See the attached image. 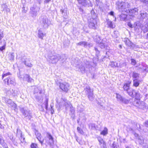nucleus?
Listing matches in <instances>:
<instances>
[{"instance_id":"nucleus-1","label":"nucleus","mask_w":148,"mask_h":148,"mask_svg":"<svg viewBox=\"0 0 148 148\" xmlns=\"http://www.w3.org/2000/svg\"><path fill=\"white\" fill-rule=\"evenodd\" d=\"M11 75L10 72L6 73H3L2 75V79H3V82L5 84L8 85L10 84L15 85L16 84L14 79L11 76Z\"/></svg>"},{"instance_id":"nucleus-2","label":"nucleus","mask_w":148,"mask_h":148,"mask_svg":"<svg viewBox=\"0 0 148 148\" xmlns=\"http://www.w3.org/2000/svg\"><path fill=\"white\" fill-rule=\"evenodd\" d=\"M83 92L87 96L90 101H92L94 99L95 96L93 93V90L90 86H88L84 88Z\"/></svg>"},{"instance_id":"nucleus-3","label":"nucleus","mask_w":148,"mask_h":148,"mask_svg":"<svg viewBox=\"0 0 148 148\" xmlns=\"http://www.w3.org/2000/svg\"><path fill=\"white\" fill-rule=\"evenodd\" d=\"M48 57L51 63L56 64L61 58V56L58 54L54 53L49 55Z\"/></svg>"},{"instance_id":"nucleus-4","label":"nucleus","mask_w":148,"mask_h":148,"mask_svg":"<svg viewBox=\"0 0 148 148\" xmlns=\"http://www.w3.org/2000/svg\"><path fill=\"white\" fill-rule=\"evenodd\" d=\"M58 105L60 108H61L63 106H64L66 110H67L68 108H70L72 106L70 102L67 101L65 99H61L60 102L59 103Z\"/></svg>"},{"instance_id":"nucleus-5","label":"nucleus","mask_w":148,"mask_h":148,"mask_svg":"<svg viewBox=\"0 0 148 148\" xmlns=\"http://www.w3.org/2000/svg\"><path fill=\"white\" fill-rule=\"evenodd\" d=\"M40 23L45 28H47L51 24V22L45 16H42L41 17Z\"/></svg>"},{"instance_id":"nucleus-6","label":"nucleus","mask_w":148,"mask_h":148,"mask_svg":"<svg viewBox=\"0 0 148 148\" xmlns=\"http://www.w3.org/2000/svg\"><path fill=\"white\" fill-rule=\"evenodd\" d=\"M29 14L33 18H35L37 16L39 12L40 8L38 7H33L30 8Z\"/></svg>"},{"instance_id":"nucleus-7","label":"nucleus","mask_w":148,"mask_h":148,"mask_svg":"<svg viewBox=\"0 0 148 148\" xmlns=\"http://www.w3.org/2000/svg\"><path fill=\"white\" fill-rule=\"evenodd\" d=\"M134 104L139 109L144 110H145L147 108L145 103L143 101L140 102V100H135L134 101Z\"/></svg>"},{"instance_id":"nucleus-8","label":"nucleus","mask_w":148,"mask_h":148,"mask_svg":"<svg viewBox=\"0 0 148 148\" xmlns=\"http://www.w3.org/2000/svg\"><path fill=\"white\" fill-rule=\"evenodd\" d=\"M38 90L37 88H35L34 89V93H37V95H35V98L36 101H38L41 102L43 100V94H42V90H38L39 91L37 92V90Z\"/></svg>"},{"instance_id":"nucleus-9","label":"nucleus","mask_w":148,"mask_h":148,"mask_svg":"<svg viewBox=\"0 0 148 148\" xmlns=\"http://www.w3.org/2000/svg\"><path fill=\"white\" fill-rule=\"evenodd\" d=\"M127 3L125 2H122L118 3L117 9L120 12L123 11L127 6Z\"/></svg>"},{"instance_id":"nucleus-10","label":"nucleus","mask_w":148,"mask_h":148,"mask_svg":"<svg viewBox=\"0 0 148 148\" xmlns=\"http://www.w3.org/2000/svg\"><path fill=\"white\" fill-rule=\"evenodd\" d=\"M89 27L92 29H95V26L97 22L95 19H88Z\"/></svg>"},{"instance_id":"nucleus-11","label":"nucleus","mask_w":148,"mask_h":148,"mask_svg":"<svg viewBox=\"0 0 148 148\" xmlns=\"http://www.w3.org/2000/svg\"><path fill=\"white\" fill-rule=\"evenodd\" d=\"M60 87L62 90L67 92L69 90V84L67 83H60Z\"/></svg>"},{"instance_id":"nucleus-12","label":"nucleus","mask_w":148,"mask_h":148,"mask_svg":"<svg viewBox=\"0 0 148 148\" xmlns=\"http://www.w3.org/2000/svg\"><path fill=\"white\" fill-rule=\"evenodd\" d=\"M79 4H81L82 6L88 7L90 6L91 2L90 0L87 1L86 0H77Z\"/></svg>"},{"instance_id":"nucleus-13","label":"nucleus","mask_w":148,"mask_h":148,"mask_svg":"<svg viewBox=\"0 0 148 148\" xmlns=\"http://www.w3.org/2000/svg\"><path fill=\"white\" fill-rule=\"evenodd\" d=\"M22 61L25 65L31 68L33 66V65L30 62V58H26L24 60H22Z\"/></svg>"},{"instance_id":"nucleus-14","label":"nucleus","mask_w":148,"mask_h":148,"mask_svg":"<svg viewBox=\"0 0 148 148\" xmlns=\"http://www.w3.org/2000/svg\"><path fill=\"white\" fill-rule=\"evenodd\" d=\"M138 10L137 8H134L129 9L127 12H128L130 15H133L136 14L138 13Z\"/></svg>"},{"instance_id":"nucleus-15","label":"nucleus","mask_w":148,"mask_h":148,"mask_svg":"<svg viewBox=\"0 0 148 148\" xmlns=\"http://www.w3.org/2000/svg\"><path fill=\"white\" fill-rule=\"evenodd\" d=\"M20 110L23 114L25 116H28V115L30 114L29 112V111L25 108H21Z\"/></svg>"},{"instance_id":"nucleus-16","label":"nucleus","mask_w":148,"mask_h":148,"mask_svg":"<svg viewBox=\"0 0 148 148\" xmlns=\"http://www.w3.org/2000/svg\"><path fill=\"white\" fill-rule=\"evenodd\" d=\"M98 140L99 143V145L100 146L101 148H106V146L105 142L103 139L101 138H99Z\"/></svg>"},{"instance_id":"nucleus-17","label":"nucleus","mask_w":148,"mask_h":148,"mask_svg":"<svg viewBox=\"0 0 148 148\" xmlns=\"http://www.w3.org/2000/svg\"><path fill=\"white\" fill-rule=\"evenodd\" d=\"M22 76H21V78H23ZM23 78L24 80L27 81L28 82H31L32 79L30 77L29 75L27 74H24L23 75Z\"/></svg>"},{"instance_id":"nucleus-18","label":"nucleus","mask_w":148,"mask_h":148,"mask_svg":"<svg viewBox=\"0 0 148 148\" xmlns=\"http://www.w3.org/2000/svg\"><path fill=\"white\" fill-rule=\"evenodd\" d=\"M136 92V91L134 89L131 88V89L129 90V91L127 93L130 96L134 98L135 97V94Z\"/></svg>"},{"instance_id":"nucleus-19","label":"nucleus","mask_w":148,"mask_h":148,"mask_svg":"<svg viewBox=\"0 0 148 148\" xmlns=\"http://www.w3.org/2000/svg\"><path fill=\"white\" fill-rule=\"evenodd\" d=\"M130 83L129 82L125 83L123 86V88L124 90L127 91V93L131 89L130 88Z\"/></svg>"},{"instance_id":"nucleus-20","label":"nucleus","mask_w":148,"mask_h":148,"mask_svg":"<svg viewBox=\"0 0 148 148\" xmlns=\"http://www.w3.org/2000/svg\"><path fill=\"white\" fill-rule=\"evenodd\" d=\"M70 108V113L69 114L71 115L72 119H74L75 117L74 113L75 112L74 108L72 106Z\"/></svg>"},{"instance_id":"nucleus-21","label":"nucleus","mask_w":148,"mask_h":148,"mask_svg":"<svg viewBox=\"0 0 148 148\" xmlns=\"http://www.w3.org/2000/svg\"><path fill=\"white\" fill-rule=\"evenodd\" d=\"M142 29L144 33L148 31V23L142 27ZM147 37L148 38V33L147 34Z\"/></svg>"},{"instance_id":"nucleus-22","label":"nucleus","mask_w":148,"mask_h":148,"mask_svg":"<svg viewBox=\"0 0 148 148\" xmlns=\"http://www.w3.org/2000/svg\"><path fill=\"white\" fill-rule=\"evenodd\" d=\"M72 60H74L73 61V62H72L73 65H74V64H75V65L77 66L80 65L79 64L80 62V61L79 59L78 58H75L73 59Z\"/></svg>"},{"instance_id":"nucleus-23","label":"nucleus","mask_w":148,"mask_h":148,"mask_svg":"<svg viewBox=\"0 0 148 148\" xmlns=\"http://www.w3.org/2000/svg\"><path fill=\"white\" fill-rule=\"evenodd\" d=\"M9 60L11 61H14V53L13 52L10 53L8 55Z\"/></svg>"},{"instance_id":"nucleus-24","label":"nucleus","mask_w":148,"mask_h":148,"mask_svg":"<svg viewBox=\"0 0 148 148\" xmlns=\"http://www.w3.org/2000/svg\"><path fill=\"white\" fill-rule=\"evenodd\" d=\"M60 11L62 12L63 18L65 19H67V18L68 16L66 12V9H64L63 10L61 9Z\"/></svg>"},{"instance_id":"nucleus-25","label":"nucleus","mask_w":148,"mask_h":148,"mask_svg":"<svg viewBox=\"0 0 148 148\" xmlns=\"http://www.w3.org/2000/svg\"><path fill=\"white\" fill-rule=\"evenodd\" d=\"M133 85L136 87L138 86L140 83V81L138 79H133Z\"/></svg>"},{"instance_id":"nucleus-26","label":"nucleus","mask_w":148,"mask_h":148,"mask_svg":"<svg viewBox=\"0 0 148 148\" xmlns=\"http://www.w3.org/2000/svg\"><path fill=\"white\" fill-rule=\"evenodd\" d=\"M47 136L49 140V143H51L53 142V138L50 133H47Z\"/></svg>"},{"instance_id":"nucleus-27","label":"nucleus","mask_w":148,"mask_h":148,"mask_svg":"<svg viewBox=\"0 0 148 148\" xmlns=\"http://www.w3.org/2000/svg\"><path fill=\"white\" fill-rule=\"evenodd\" d=\"M77 45L83 46L84 47H86L87 45L90 46V44L88 45L87 42L85 41H82L79 42L77 44Z\"/></svg>"},{"instance_id":"nucleus-28","label":"nucleus","mask_w":148,"mask_h":148,"mask_svg":"<svg viewBox=\"0 0 148 148\" xmlns=\"http://www.w3.org/2000/svg\"><path fill=\"white\" fill-rule=\"evenodd\" d=\"M127 15L125 14H121L120 16L121 20L126 21L127 20Z\"/></svg>"},{"instance_id":"nucleus-29","label":"nucleus","mask_w":148,"mask_h":148,"mask_svg":"<svg viewBox=\"0 0 148 148\" xmlns=\"http://www.w3.org/2000/svg\"><path fill=\"white\" fill-rule=\"evenodd\" d=\"M108 133V129L106 127L104 128L103 130L100 133V134L103 136H106Z\"/></svg>"},{"instance_id":"nucleus-30","label":"nucleus","mask_w":148,"mask_h":148,"mask_svg":"<svg viewBox=\"0 0 148 148\" xmlns=\"http://www.w3.org/2000/svg\"><path fill=\"white\" fill-rule=\"evenodd\" d=\"M139 74L138 73L136 72L135 71L132 72V77L133 79H138L139 77Z\"/></svg>"},{"instance_id":"nucleus-31","label":"nucleus","mask_w":148,"mask_h":148,"mask_svg":"<svg viewBox=\"0 0 148 148\" xmlns=\"http://www.w3.org/2000/svg\"><path fill=\"white\" fill-rule=\"evenodd\" d=\"M0 144L2 145L4 148H8V146L7 144L5 143L4 140H3V138L1 140H0Z\"/></svg>"},{"instance_id":"nucleus-32","label":"nucleus","mask_w":148,"mask_h":148,"mask_svg":"<svg viewBox=\"0 0 148 148\" xmlns=\"http://www.w3.org/2000/svg\"><path fill=\"white\" fill-rule=\"evenodd\" d=\"M106 22L109 27L112 28H113L114 27H113V24L111 21L109 19H107Z\"/></svg>"},{"instance_id":"nucleus-33","label":"nucleus","mask_w":148,"mask_h":148,"mask_svg":"<svg viewBox=\"0 0 148 148\" xmlns=\"http://www.w3.org/2000/svg\"><path fill=\"white\" fill-rule=\"evenodd\" d=\"M16 136L18 137H21L23 135H22V132L19 129H17V133H16Z\"/></svg>"},{"instance_id":"nucleus-34","label":"nucleus","mask_w":148,"mask_h":148,"mask_svg":"<svg viewBox=\"0 0 148 148\" xmlns=\"http://www.w3.org/2000/svg\"><path fill=\"white\" fill-rule=\"evenodd\" d=\"M91 18H90L88 19H95L97 17V15L95 12L94 10H92L91 12Z\"/></svg>"},{"instance_id":"nucleus-35","label":"nucleus","mask_w":148,"mask_h":148,"mask_svg":"<svg viewBox=\"0 0 148 148\" xmlns=\"http://www.w3.org/2000/svg\"><path fill=\"white\" fill-rule=\"evenodd\" d=\"M44 35L45 34L42 32V31L41 30H39L38 31V37L42 39L43 38Z\"/></svg>"},{"instance_id":"nucleus-36","label":"nucleus","mask_w":148,"mask_h":148,"mask_svg":"<svg viewBox=\"0 0 148 148\" xmlns=\"http://www.w3.org/2000/svg\"><path fill=\"white\" fill-rule=\"evenodd\" d=\"M135 97L136 99L135 100H139L140 99L141 97V95L140 94V93L138 92H136L135 93Z\"/></svg>"},{"instance_id":"nucleus-37","label":"nucleus","mask_w":148,"mask_h":148,"mask_svg":"<svg viewBox=\"0 0 148 148\" xmlns=\"http://www.w3.org/2000/svg\"><path fill=\"white\" fill-rule=\"evenodd\" d=\"M111 65L113 67H118V63L116 62L112 61L111 62Z\"/></svg>"},{"instance_id":"nucleus-38","label":"nucleus","mask_w":148,"mask_h":148,"mask_svg":"<svg viewBox=\"0 0 148 148\" xmlns=\"http://www.w3.org/2000/svg\"><path fill=\"white\" fill-rule=\"evenodd\" d=\"M48 99L46 98L45 101V103L43 104L42 105V106L43 105H44L45 106V109L47 110L48 109Z\"/></svg>"},{"instance_id":"nucleus-39","label":"nucleus","mask_w":148,"mask_h":148,"mask_svg":"<svg viewBox=\"0 0 148 148\" xmlns=\"http://www.w3.org/2000/svg\"><path fill=\"white\" fill-rule=\"evenodd\" d=\"M79 69L82 73L84 72L85 68L84 66L82 64H81L80 66H79Z\"/></svg>"},{"instance_id":"nucleus-40","label":"nucleus","mask_w":148,"mask_h":148,"mask_svg":"<svg viewBox=\"0 0 148 148\" xmlns=\"http://www.w3.org/2000/svg\"><path fill=\"white\" fill-rule=\"evenodd\" d=\"M121 101L125 104H128L129 102V100L123 97Z\"/></svg>"},{"instance_id":"nucleus-41","label":"nucleus","mask_w":148,"mask_h":148,"mask_svg":"<svg viewBox=\"0 0 148 148\" xmlns=\"http://www.w3.org/2000/svg\"><path fill=\"white\" fill-rule=\"evenodd\" d=\"M119 34L118 31H115L114 32V34L113 35V36L114 38H117L119 36Z\"/></svg>"},{"instance_id":"nucleus-42","label":"nucleus","mask_w":148,"mask_h":148,"mask_svg":"<svg viewBox=\"0 0 148 148\" xmlns=\"http://www.w3.org/2000/svg\"><path fill=\"white\" fill-rule=\"evenodd\" d=\"M60 60V61L61 63H63L65 61V60L66 59V56L65 55H63L61 56V58Z\"/></svg>"},{"instance_id":"nucleus-43","label":"nucleus","mask_w":148,"mask_h":148,"mask_svg":"<svg viewBox=\"0 0 148 148\" xmlns=\"http://www.w3.org/2000/svg\"><path fill=\"white\" fill-rule=\"evenodd\" d=\"M116 97L118 101H121L123 97H122L120 94L116 93Z\"/></svg>"},{"instance_id":"nucleus-44","label":"nucleus","mask_w":148,"mask_h":148,"mask_svg":"<svg viewBox=\"0 0 148 148\" xmlns=\"http://www.w3.org/2000/svg\"><path fill=\"white\" fill-rule=\"evenodd\" d=\"M139 142L140 144L143 145L144 143V140L142 137H140L138 139Z\"/></svg>"},{"instance_id":"nucleus-45","label":"nucleus","mask_w":148,"mask_h":148,"mask_svg":"<svg viewBox=\"0 0 148 148\" xmlns=\"http://www.w3.org/2000/svg\"><path fill=\"white\" fill-rule=\"evenodd\" d=\"M126 64L125 62H121L118 65V67L122 68L123 67L125 66Z\"/></svg>"},{"instance_id":"nucleus-46","label":"nucleus","mask_w":148,"mask_h":148,"mask_svg":"<svg viewBox=\"0 0 148 148\" xmlns=\"http://www.w3.org/2000/svg\"><path fill=\"white\" fill-rule=\"evenodd\" d=\"M38 140L42 144L43 141V139H42L41 138V136H38L36 137Z\"/></svg>"},{"instance_id":"nucleus-47","label":"nucleus","mask_w":148,"mask_h":148,"mask_svg":"<svg viewBox=\"0 0 148 148\" xmlns=\"http://www.w3.org/2000/svg\"><path fill=\"white\" fill-rule=\"evenodd\" d=\"M141 16L143 18H146L148 16V14L145 13H141Z\"/></svg>"},{"instance_id":"nucleus-48","label":"nucleus","mask_w":148,"mask_h":148,"mask_svg":"<svg viewBox=\"0 0 148 148\" xmlns=\"http://www.w3.org/2000/svg\"><path fill=\"white\" fill-rule=\"evenodd\" d=\"M78 132L80 134H84V132L83 130L79 127H78L77 128Z\"/></svg>"},{"instance_id":"nucleus-49","label":"nucleus","mask_w":148,"mask_h":148,"mask_svg":"<svg viewBox=\"0 0 148 148\" xmlns=\"http://www.w3.org/2000/svg\"><path fill=\"white\" fill-rule=\"evenodd\" d=\"M95 5L97 6H100L101 5V3L99 0H96Z\"/></svg>"},{"instance_id":"nucleus-50","label":"nucleus","mask_w":148,"mask_h":148,"mask_svg":"<svg viewBox=\"0 0 148 148\" xmlns=\"http://www.w3.org/2000/svg\"><path fill=\"white\" fill-rule=\"evenodd\" d=\"M131 64L134 66L136 64V60L135 59L133 58H132L131 59Z\"/></svg>"},{"instance_id":"nucleus-51","label":"nucleus","mask_w":148,"mask_h":148,"mask_svg":"<svg viewBox=\"0 0 148 148\" xmlns=\"http://www.w3.org/2000/svg\"><path fill=\"white\" fill-rule=\"evenodd\" d=\"M19 138L21 143H23L25 142V138L23 136L21 137H19Z\"/></svg>"},{"instance_id":"nucleus-52","label":"nucleus","mask_w":148,"mask_h":148,"mask_svg":"<svg viewBox=\"0 0 148 148\" xmlns=\"http://www.w3.org/2000/svg\"><path fill=\"white\" fill-rule=\"evenodd\" d=\"M31 148H37V145L36 144L34 143H32L30 145Z\"/></svg>"},{"instance_id":"nucleus-53","label":"nucleus","mask_w":148,"mask_h":148,"mask_svg":"<svg viewBox=\"0 0 148 148\" xmlns=\"http://www.w3.org/2000/svg\"><path fill=\"white\" fill-rule=\"evenodd\" d=\"M2 32L3 31L2 30L0 29V44L1 42V39L3 36V34Z\"/></svg>"},{"instance_id":"nucleus-54","label":"nucleus","mask_w":148,"mask_h":148,"mask_svg":"<svg viewBox=\"0 0 148 148\" xmlns=\"http://www.w3.org/2000/svg\"><path fill=\"white\" fill-rule=\"evenodd\" d=\"M12 108L14 110H15L16 109H17V106L16 105V104L13 103L12 104Z\"/></svg>"},{"instance_id":"nucleus-55","label":"nucleus","mask_w":148,"mask_h":148,"mask_svg":"<svg viewBox=\"0 0 148 148\" xmlns=\"http://www.w3.org/2000/svg\"><path fill=\"white\" fill-rule=\"evenodd\" d=\"M95 124L93 123H91L89 125V126L91 127V129H94L95 128Z\"/></svg>"},{"instance_id":"nucleus-56","label":"nucleus","mask_w":148,"mask_h":148,"mask_svg":"<svg viewBox=\"0 0 148 148\" xmlns=\"http://www.w3.org/2000/svg\"><path fill=\"white\" fill-rule=\"evenodd\" d=\"M99 47L101 49L104 48L105 45L104 43L101 42L99 44Z\"/></svg>"},{"instance_id":"nucleus-57","label":"nucleus","mask_w":148,"mask_h":148,"mask_svg":"<svg viewBox=\"0 0 148 148\" xmlns=\"http://www.w3.org/2000/svg\"><path fill=\"white\" fill-rule=\"evenodd\" d=\"M96 37L97 39V40H96L95 41L97 43H99L100 42V40L101 39L100 37L99 36H97Z\"/></svg>"},{"instance_id":"nucleus-58","label":"nucleus","mask_w":148,"mask_h":148,"mask_svg":"<svg viewBox=\"0 0 148 148\" xmlns=\"http://www.w3.org/2000/svg\"><path fill=\"white\" fill-rule=\"evenodd\" d=\"M35 134L36 137L38 136H40L41 134L38 133V131L36 130L35 132Z\"/></svg>"},{"instance_id":"nucleus-59","label":"nucleus","mask_w":148,"mask_h":148,"mask_svg":"<svg viewBox=\"0 0 148 148\" xmlns=\"http://www.w3.org/2000/svg\"><path fill=\"white\" fill-rule=\"evenodd\" d=\"M112 148H117V147H116V145L115 144V142H113L112 144L111 145Z\"/></svg>"},{"instance_id":"nucleus-60","label":"nucleus","mask_w":148,"mask_h":148,"mask_svg":"<svg viewBox=\"0 0 148 148\" xmlns=\"http://www.w3.org/2000/svg\"><path fill=\"white\" fill-rule=\"evenodd\" d=\"M95 50L96 51V54H99V51L96 47H95Z\"/></svg>"},{"instance_id":"nucleus-61","label":"nucleus","mask_w":148,"mask_h":148,"mask_svg":"<svg viewBox=\"0 0 148 148\" xmlns=\"http://www.w3.org/2000/svg\"><path fill=\"white\" fill-rule=\"evenodd\" d=\"M127 25L128 26L132 28L133 26V25L130 22H128L127 23Z\"/></svg>"},{"instance_id":"nucleus-62","label":"nucleus","mask_w":148,"mask_h":148,"mask_svg":"<svg viewBox=\"0 0 148 148\" xmlns=\"http://www.w3.org/2000/svg\"><path fill=\"white\" fill-rule=\"evenodd\" d=\"M27 11V10L25 9V7H23L22 8V12L23 13H26Z\"/></svg>"},{"instance_id":"nucleus-63","label":"nucleus","mask_w":148,"mask_h":148,"mask_svg":"<svg viewBox=\"0 0 148 148\" xmlns=\"http://www.w3.org/2000/svg\"><path fill=\"white\" fill-rule=\"evenodd\" d=\"M11 93H12V95L13 96H15L16 95V94L14 92V90L13 89H12V91H11Z\"/></svg>"},{"instance_id":"nucleus-64","label":"nucleus","mask_w":148,"mask_h":148,"mask_svg":"<svg viewBox=\"0 0 148 148\" xmlns=\"http://www.w3.org/2000/svg\"><path fill=\"white\" fill-rule=\"evenodd\" d=\"M145 125L146 127H148V120L145 122Z\"/></svg>"}]
</instances>
